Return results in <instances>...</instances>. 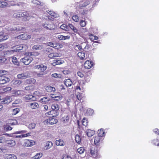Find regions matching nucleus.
I'll list each match as a JSON object with an SVG mask.
<instances>
[{"label":"nucleus","mask_w":159,"mask_h":159,"mask_svg":"<svg viewBox=\"0 0 159 159\" xmlns=\"http://www.w3.org/2000/svg\"><path fill=\"white\" fill-rule=\"evenodd\" d=\"M89 151L91 156L93 158H99L100 157L98 148L94 145L90 147Z\"/></svg>","instance_id":"f257e3e1"},{"label":"nucleus","mask_w":159,"mask_h":159,"mask_svg":"<svg viewBox=\"0 0 159 159\" xmlns=\"http://www.w3.org/2000/svg\"><path fill=\"white\" fill-rule=\"evenodd\" d=\"M33 60V58L30 56L25 57L20 60L21 62L24 63L25 65H28Z\"/></svg>","instance_id":"f03ea898"},{"label":"nucleus","mask_w":159,"mask_h":159,"mask_svg":"<svg viewBox=\"0 0 159 159\" xmlns=\"http://www.w3.org/2000/svg\"><path fill=\"white\" fill-rule=\"evenodd\" d=\"M93 139L95 145L97 146H99L103 140V138L96 136L94 137Z\"/></svg>","instance_id":"7ed1b4c3"},{"label":"nucleus","mask_w":159,"mask_h":159,"mask_svg":"<svg viewBox=\"0 0 159 159\" xmlns=\"http://www.w3.org/2000/svg\"><path fill=\"white\" fill-rule=\"evenodd\" d=\"M51 108L52 109V110L54 111V112H55L53 116H57L59 114L58 110L59 109L58 105L57 104H53L52 105Z\"/></svg>","instance_id":"20e7f679"},{"label":"nucleus","mask_w":159,"mask_h":159,"mask_svg":"<svg viewBox=\"0 0 159 159\" xmlns=\"http://www.w3.org/2000/svg\"><path fill=\"white\" fill-rule=\"evenodd\" d=\"M51 99L48 97H44L40 99L39 102L42 103L49 104L51 102Z\"/></svg>","instance_id":"39448f33"},{"label":"nucleus","mask_w":159,"mask_h":159,"mask_svg":"<svg viewBox=\"0 0 159 159\" xmlns=\"http://www.w3.org/2000/svg\"><path fill=\"white\" fill-rule=\"evenodd\" d=\"M29 73L28 72H24L17 75V77L18 79H25L29 77Z\"/></svg>","instance_id":"423d86ee"},{"label":"nucleus","mask_w":159,"mask_h":159,"mask_svg":"<svg viewBox=\"0 0 159 159\" xmlns=\"http://www.w3.org/2000/svg\"><path fill=\"white\" fill-rule=\"evenodd\" d=\"M31 36L28 35L27 34L24 33L20 34L17 37L18 39H27L31 38Z\"/></svg>","instance_id":"0eeeda50"},{"label":"nucleus","mask_w":159,"mask_h":159,"mask_svg":"<svg viewBox=\"0 0 159 159\" xmlns=\"http://www.w3.org/2000/svg\"><path fill=\"white\" fill-rule=\"evenodd\" d=\"M93 64L92 61L87 60L85 62L84 66L85 68L89 69L93 66Z\"/></svg>","instance_id":"6e6552de"},{"label":"nucleus","mask_w":159,"mask_h":159,"mask_svg":"<svg viewBox=\"0 0 159 159\" xmlns=\"http://www.w3.org/2000/svg\"><path fill=\"white\" fill-rule=\"evenodd\" d=\"M43 27L46 30H50L54 29V25L52 23H46L43 24Z\"/></svg>","instance_id":"1a4fd4ad"},{"label":"nucleus","mask_w":159,"mask_h":159,"mask_svg":"<svg viewBox=\"0 0 159 159\" xmlns=\"http://www.w3.org/2000/svg\"><path fill=\"white\" fill-rule=\"evenodd\" d=\"M29 106L33 109H36L39 107V105L38 103L36 102H30L29 103Z\"/></svg>","instance_id":"9d476101"},{"label":"nucleus","mask_w":159,"mask_h":159,"mask_svg":"<svg viewBox=\"0 0 159 159\" xmlns=\"http://www.w3.org/2000/svg\"><path fill=\"white\" fill-rule=\"evenodd\" d=\"M89 4V2L87 0H83L81 3L79 5V8L80 9L84 8V7H86Z\"/></svg>","instance_id":"9b49d317"},{"label":"nucleus","mask_w":159,"mask_h":159,"mask_svg":"<svg viewBox=\"0 0 159 159\" xmlns=\"http://www.w3.org/2000/svg\"><path fill=\"white\" fill-rule=\"evenodd\" d=\"M27 48V46L25 44H22L20 45L17 46L16 50V52H19L22 50H26Z\"/></svg>","instance_id":"f8f14e48"},{"label":"nucleus","mask_w":159,"mask_h":159,"mask_svg":"<svg viewBox=\"0 0 159 159\" xmlns=\"http://www.w3.org/2000/svg\"><path fill=\"white\" fill-rule=\"evenodd\" d=\"M2 101V103L8 104L11 102L12 101V99L11 96H7L3 98Z\"/></svg>","instance_id":"ddd939ff"},{"label":"nucleus","mask_w":159,"mask_h":159,"mask_svg":"<svg viewBox=\"0 0 159 159\" xmlns=\"http://www.w3.org/2000/svg\"><path fill=\"white\" fill-rule=\"evenodd\" d=\"M57 122V119L51 117L47 120V124H49L50 125L56 124Z\"/></svg>","instance_id":"4468645a"},{"label":"nucleus","mask_w":159,"mask_h":159,"mask_svg":"<svg viewBox=\"0 0 159 159\" xmlns=\"http://www.w3.org/2000/svg\"><path fill=\"white\" fill-rule=\"evenodd\" d=\"M35 142L31 140H26L24 142V145L25 146H31L35 144Z\"/></svg>","instance_id":"2eb2a0df"},{"label":"nucleus","mask_w":159,"mask_h":159,"mask_svg":"<svg viewBox=\"0 0 159 159\" xmlns=\"http://www.w3.org/2000/svg\"><path fill=\"white\" fill-rule=\"evenodd\" d=\"M64 61L61 59H56L52 61V64L53 66L60 65L64 62Z\"/></svg>","instance_id":"dca6fc26"},{"label":"nucleus","mask_w":159,"mask_h":159,"mask_svg":"<svg viewBox=\"0 0 159 159\" xmlns=\"http://www.w3.org/2000/svg\"><path fill=\"white\" fill-rule=\"evenodd\" d=\"M35 69L39 70L41 72H43L47 69V67L46 66L43 64L38 65L35 66Z\"/></svg>","instance_id":"f3484780"},{"label":"nucleus","mask_w":159,"mask_h":159,"mask_svg":"<svg viewBox=\"0 0 159 159\" xmlns=\"http://www.w3.org/2000/svg\"><path fill=\"white\" fill-rule=\"evenodd\" d=\"M53 145L52 143L50 141H47L45 142L44 148L45 150H48Z\"/></svg>","instance_id":"a211bd4d"},{"label":"nucleus","mask_w":159,"mask_h":159,"mask_svg":"<svg viewBox=\"0 0 159 159\" xmlns=\"http://www.w3.org/2000/svg\"><path fill=\"white\" fill-rule=\"evenodd\" d=\"M31 3L32 4L35 6H43L44 5V3L43 2L37 0H33L32 1Z\"/></svg>","instance_id":"6ab92c4d"},{"label":"nucleus","mask_w":159,"mask_h":159,"mask_svg":"<svg viewBox=\"0 0 159 159\" xmlns=\"http://www.w3.org/2000/svg\"><path fill=\"white\" fill-rule=\"evenodd\" d=\"M12 95L14 96H17L23 94V91L20 90H15L12 91Z\"/></svg>","instance_id":"aec40b11"},{"label":"nucleus","mask_w":159,"mask_h":159,"mask_svg":"<svg viewBox=\"0 0 159 159\" xmlns=\"http://www.w3.org/2000/svg\"><path fill=\"white\" fill-rule=\"evenodd\" d=\"M5 159H17L16 156L13 154H6L5 156Z\"/></svg>","instance_id":"412c9836"},{"label":"nucleus","mask_w":159,"mask_h":159,"mask_svg":"<svg viewBox=\"0 0 159 159\" xmlns=\"http://www.w3.org/2000/svg\"><path fill=\"white\" fill-rule=\"evenodd\" d=\"M24 98L25 99L26 101H35L36 100V98L35 97L32 95H26L25 97H24Z\"/></svg>","instance_id":"4be33fe9"},{"label":"nucleus","mask_w":159,"mask_h":159,"mask_svg":"<svg viewBox=\"0 0 159 159\" xmlns=\"http://www.w3.org/2000/svg\"><path fill=\"white\" fill-rule=\"evenodd\" d=\"M57 37L60 40H64L69 39L70 38V36L69 35L64 36L60 34L57 36Z\"/></svg>","instance_id":"5701e85b"},{"label":"nucleus","mask_w":159,"mask_h":159,"mask_svg":"<svg viewBox=\"0 0 159 159\" xmlns=\"http://www.w3.org/2000/svg\"><path fill=\"white\" fill-rule=\"evenodd\" d=\"M6 143L7 146L11 147H13L16 144L15 141L12 140H6Z\"/></svg>","instance_id":"b1692460"},{"label":"nucleus","mask_w":159,"mask_h":159,"mask_svg":"<svg viewBox=\"0 0 159 159\" xmlns=\"http://www.w3.org/2000/svg\"><path fill=\"white\" fill-rule=\"evenodd\" d=\"M85 132L89 137H91L95 134V131H94L89 129H87Z\"/></svg>","instance_id":"393cba45"},{"label":"nucleus","mask_w":159,"mask_h":159,"mask_svg":"<svg viewBox=\"0 0 159 159\" xmlns=\"http://www.w3.org/2000/svg\"><path fill=\"white\" fill-rule=\"evenodd\" d=\"M64 83L66 87L71 86L73 84L72 82L70 79H65Z\"/></svg>","instance_id":"a878e982"},{"label":"nucleus","mask_w":159,"mask_h":159,"mask_svg":"<svg viewBox=\"0 0 159 159\" xmlns=\"http://www.w3.org/2000/svg\"><path fill=\"white\" fill-rule=\"evenodd\" d=\"M98 134L97 136L100 137H102L103 138L104 136L105 135V132L103 131V129H100V130H98Z\"/></svg>","instance_id":"bb28decb"},{"label":"nucleus","mask_w":159,"mask_h":159,"mask_svg":"<svg viewBox=\"0 0 159 159\" xmlns=\"http://www.w3.org/2000/svg\"><path fill=\"white\" fill-rule=\"evenodd\" d=\"M8 38L7 35H5L2 32H0V42L7 39Z\"/></svg>","instance_id":"cd10ccee"},{"label":"nucleus","mask_w":159,"mask_h":159,"mask_svg":"<svg viewBox=\"0 0 159 159\" xmlns=\"http://www.w3.org/2000/svg\"><path fill=\"white\" fill-rule=\"evenodd\" d=\"M77 55L79 58L82 60L85 59L87 58V55H85L84 52H79L78 53Z\"/></svg>","instance_id":"c85d7f7f"},{"label":"nucleus","mask_w":159,"mask_h":159,"mask_svg":"<svg viewBox=\"0 0 159 159\" xmlns=\"http://www.w3.org/2000/svg\"><path fill=\"white\" fill-rule=\"evenodd\" d=\"M46 90L48 92H54L55 90V88L51 87L50 86H47L45 87Z\"/></svg>","instance_id":"c756f323"},{"label":"nucleus","mask_w":159,"mask_h":159,"mask_svg":"<svg viewBox=\"0 0 159 159\" xmlns=\"http://www.w3.org/2000/svg\"><path fill=\"white\" fill-rule=\"evenodd\" d=\"M56 144L57 146H64L65 145V143L62 140L59 139L56 140Z\"/></svg>","instance_id":"7c9ffc66"},{"label":"nucleus","mask_w":159,"mask_h":159,"mask_svg":"<svg viewBox=\"0 0 159 159\" xmlns=\"http://www.w3.org/2000/svg\"><path fill=\"white\" fill-rule=\"evenodd\" d=\"M60 56L59 54L57 53H51L48 55V57L52 59L54 57H57Z\"/></svg>","instance_id":"2f4dec72"},{"label":"nucleus","mask_w":159,"mask_h":159,"mask_svg":"<svg viewBox=\"0 0 159 159\" xmlns=\"http://www.w3.org/2000/svg\"><path fill=\"white\" fill-rule=\"evenodd\" d=\"M6 72V71L4 70H0V77H3L7 78V83L9 82L10 81L9 78L5 76H4V75L5 74V73Z\"/></svg>","instance_id":"473e14b6"},{"label":"nucleus","mask_w":159,"mask_h":159,"mask_svg":"<svg viewBox=\"0 0 159 159\" xmlns=\"http://www.w3.org/2000/svg\"><path fill=\"white\" fill-rule=\"evenodd\" d=\"M16 52V50H8L4 52V54L10 55L13 54L15 52Z\"/></svg>","instance_id":"72a5a7b5"},{"label":"nucleus","mask_w":159,"mask_h":159,"mask_svg":"<svg viewBox=\"0 0 159 159\" xmlns=\"http://www.w3.org/2000/svg\"><path fill=\"white\" fill-rule=\"evenodd\" d=\"M7 79L3 77H0V85L4 84L7 83Z\"/></svg>","instance_id":"f704fd0d"},{"label":"nucleus","mask_w":159,"mask_h":159,"mask_svg":"<svg viewBox=\"0 0 159 159\" xmlns=\"http://www.w3.org/2000/svg\"><path fill=\"white\" fill-rule=\"evenodd\" d=\"M12 62L14 64L18 66L19 65V61L15 57H12Z\"/></svg>","instance_id":"c9c22d12"},{"label":"nucleus","mask_w":159,"mask_h":159,"mask_svg":"<svg viewBox=\"0 0 159 159\" xmlns=\"http://www.w3.org/2000/svg\"><path fill=\"white\" fill-rule=\"evenodd\" d=\"M69 119V116L68 115H66L64 116L61 119V121L64 122V123L67 122Z\"/></svg>","instance_id":"e433bc0d"},{"label":"nucleus","mask_w":159,"mask_h":159,"mask_svg":"<svg viewBox=\"0 0 159 159\" xmlns=\"http://www.w3.org/2000/svg\"><path fill=\"white\" fill-rule=\"evenodd\" d=\"M48 13L51 16L56 18L58 16V15L54 12L53 11H48Z\"/></svg>","instance_id":"4c0bfd02"},{"label":"nucleus","mask_w":159,"mask_h":159,"mask_svg":"<svg viewBox=\"0 0 159 159\" xmlns=\"http://www.w3.org/2000/svg\"><path fill=\"white\" fill-rule=\"evenodd\" d=\"M43 48L42 46L39 45H34L32 47V49L34 50H41Z\"/></svg>","instance_id":"58836bf2"},{"label":"nucleus","mask_w":159,"mask_h":159,"mask_svg":"<svg viewBox=\"0 0 159 159\" xmlns=\"http://www.w3.org/2000/svg\"><path fill=\"white\" fill-rule=\"evenodd\" d=\"M24 14L22 13L21 12H19L17 13H15L13 15V17H21L23 16Z\"/></svg>","instance_id":"ea45409f"},{"label":"nucleus","mask_w":159,"mask_h":159,"mask_svg":"<svg viewBox=\"0 0 159 159\" xmlns=\"http://www.w3.org/2000/svg\"><path fill=\"white\" fill-rule=\"evenodd\" d=\"M43 155L41 153H37L35 156L32 157V159H39L41 158Z\"/></svg>","instance_id":"a19ab883"},{"label":"nucleus","mask_w":159,"mask_h":159,"mask_svg":"<svg viewBox=\"0 0 159 159\" xmlns=\"http://www.w3.org/2000/svg\"><path fill=\"white\" fill-rule=\"evenodd\" d=\"M7 3L5 2H0V9L4 8L7 6Z\"/></svg>","instance_id":"79ce46f5"},{"label":"nucleus","mask_w":159,"mask_h":159,"mask_svg":"<svg viewBox=\"0 0 159 159\" xmlns=\"http://www.w3.org/2000/svg\"><path fill=\"white\" fill-rule=\"evenodd\" d=\"M30 133H27L25 134H22L20 135H16L15 136V137L16 138H24L26 137H28L30 136Z\"/></svg>","instance_id":"37998d69"},{"label":"nucleus","mask_w":159,"mask_h":159,"mask_svg":"<svg viewBox=\"0 0 159 159\" xmlns=\"http://www.w3.org/2000/svg\"><path fill=\"white\" fill-rule=\"evenodd\" d=\"M20 111L19 108H16L12 110V114L13 115H15L17 114Z\"/></svg>","instance_id":"c03bdc74"},{"label":"nucleus","mask_w":159,"mask_h":159,"mask_svg":"<svg viewBox=\"0 0 159 159\" xmlns=\"http://www.w3.org/2000/svg\"><path fill=\"white\" fill-rule=\"evenodd\" d=\"M21 83V81L18 80H16L13 81V84L16 86H18Z\"/></svg>","instance_id":"a18cd8bd"},{"label":"nucleus","mask_w":159,"mask_h":159,"mask_svg":"<svg viewBox=\"0 0 159 159\" xmlns=\"http://www.w3.org/2000/svg\"><path fill=\"white\" fill-rule=\"evenodd\" d=\"M75 140L77 143L80 144L81 140L80 136L78 134L76 135L75 137Z\"/></svg>","instance_id":"49530a36"},{"label":"nucleus","mask_w":159,"mask_h":159,"mask_svg":"<svg viewBox=\"0 0 159 159\" xmlns=\"http://www.w3.org/2000/svg\"><path fill=\"white\" fill-rule=\"evenodd\" d=\"M73 20L75 22H78L80 20L79 17L77 15H74L72 16Z\"/></svg>","instance_id":"de8ad7c7"},{"label":"nucleus","mask_w":159,"mask_h":159,"mask_svg":"<svg viewBox=\"0 0 159 159\" xmlns=\"http://www.w3.org/2000/svg\"><path fill=\"white\" fill-rule=\"evenodd\" d=\"M77 151L80 154H82L84 152L85 150L84 148L81 147L78 148Z\"/></svg>","instance_id":"09e8293b"},{"label":"nucleus","mask_w":159,"mask_h":159,"mask_svg":"<svg viewBox=\"0 0 159 159\" xmlns=\"http://www.w3.org/2000/svg\"><path fill=\"white\" fill-rule=\"evenodd\" d=\"M75 49L76 50H80L83 49L81 46L79 44H76L75 46Z\"/></svg>","instance_id":"8fccbe9b"},{"label":"nucleus","mask_w":159,"mask_h":159,"mask_svg":"<svg viewBox=\"0 0 159 159\" xmlns=\"http://www.w3.org/2000/svg\"><path fill=\"white\" fill-rule=\"evenodd\" d=\"M52 77L56 78H61L62 77V75L60 74H58L56 73L52 74Z\"/></svg>","instance_id":"3c124183"},{"label":"nucleus","mask_w":159,"mask_h":159,"mask_svg":"<svg viewBox=\"0 0 159 159\" xmlns=\"http://www.w3.org/2000/svg\"><path fill=\"white\" fill-rule=\"evenodd\" d=\"M6 140L4 136H2L0 137V143H6Z\"/></svg>","instance_id":"603ef678"},{"label":"nucleus","mask_w":159,"mask_h":159,"mask_svg":"<svg viewBox=\"0 0 159 159\" xmlns=\"http://www.w3.org/2000/svg\"><path fill=\"white\" fill-rule=\"evenodd\" d=\"M60 28L61 29L65 31H67L68 30L67 27V25L65 24H63L61 25Z\"/></svg>","instance_id":"864d4df0"},{"label":"nucleus","mask_w":159,"mask_h":159,"mask_svg":"<svg viewBox=\"0 0 159 159\" xmlns=\"http://www.w3.org/2000/svg\"><path fill=\"white\" fill-rule=\"evenodd\" d=\"M7 60L5 57L3 56L0 57V63L5 62Z\"/></svg>","instance_id":"5fc2aeb1"},{"label":"nucleus","mask_w":159,"mask_h":159,"mask_svg":"<svg viewBox=\"0 0 159 159\" xmlns=\"http://www.w3.org/2000/svg\"><path fill=\"white\" fill-rule=\"evenodd\" d=\"M152 143L156 146H159V140L157 139H155L153 140Z\"/></svg>","instance_id":"6e6d98bb"},{"label":"nucleus","mask_w":159,"mask_h":159,"mask_svg":"<svg viewBox=\"0 0 159 159\" xmlns=\"http://www.w3.org/2000/svg\"><path fill=\"white\" fill-rule=\"evenodd\" d=\"M93 111L91 108H89L87 110V113L89 115L91 116L92 115L93 113Z\"/></svg>","instance_id":"4d7b16f0"},{"label":"nucleus","mask_w":159,"mask_h":159,"mask_svg":"<svg viewBox=\"0 0 159 159\" xmlns=\"http://www.w3.org/2000/svg\"><path fill=\"white\" fill-rule=\"evenodd\" d=\"M27 82L29 83V84H34L36 80L34 79L31 78L27 80Z\"/></svg>","instance_id":"13d9d810"},{"label":"nucleus","mask_w":159,"mask_h":159,"mask_svg":"<svg viewBox=\"0 0 159 159\" xmlns=\"http://www.w3.org/2000/svg\"><path fill=\"white\" fill-rule=\"evenodd\" d=\"M82 122L83 125L85 126H86L88 125V120L85 118H84L83 119Z\"/></svg>","instance_id":"bf43d9fd"},{"label":"nucleus","mask_w":159,"mask_h":159,"mask_svg":"<svg viewBox=\"0 0 159 159\" xmlns=\"http://www.w3.org/2000/svg\"><path fill=\"white\" fill-rule=\"evenodd\" d=\"M54 113H55V112H54V111L52 110V111H48V112L46 113V116L51 115V116H52V117H54V116L55 117L56 116H53L54 114Z\"/></svg>","instance_id":"052dcab7"},{"label":"nucleus","mask_w":159,"mask_h":159,"mask_svg":"<svg viewBox=\"0 0 159 159\" xmlns=\"http://www.w3.org/2000/svg\"><path fill=\"white\" fill-rule=\"evenodd\" d=\"M76 97L79 100H80L83 98V96L82 93H78L77 94Z\"/></svg>","instance_id":"680f3d73"},{"label":"nucleus","mask_w":159,"mask_h":159,"mask_svg":"<svg viewBox=\"0 0 159 159\" xmlns=\"http://www.w3.org/2000/svg\"><path fill=\"white\" fill-rule=\"evenodd\" d=\"M12 128L8 125H6L4 127V130L6 131H8L12 129Z\"/></svg>","instance_id":"e2e57ef3"},{"label":"nucleus","mask_w":159,"mask_h":159,"mask_svg":"<svg viewBox=\"0 0 159 159\" xmlns=\"http://www.w3.org/2000/svg\"><path fill=\"white\" fill-rule=\"evenodd\" d=\"M80 25L82 27H84L86 25V23L84 20H81L80 23Z\"/></svg>","instance_id":"0e129e2a"},{"label":"nucleus","mask_w":159,"mask_h":159,"mask_svg":"<svg viewBox=\"0 0 159 159\" xmlns=\"http://www.w3.org/2000/svg\"><path fill=\"white\" fill-rule=\"evenodd\" d=\"M35 124L34 123H31L30 124L28 128L30 129H33L35 128Z\"/></svg>","instance_id":"69168bd1"},{"label":"nucleus","mask_w":159,"mask_h":159,"mask_svg":"<svg viewBox=\"0 0 159 159\" xmlns=\"http://www.w3.org/2000/svg\"><path fill=\"white\" fill-rule=\"evenodd\" d=\"M62 159H72V158L70 156L64 155L62 156Z\"/></svg>","instance_id":"338daca9"},{"label":"nucleus","mask_w":159,"mask_h":159,"mask_svg":"<svg viewBox=\"0 0 159 159\" xmlns=\"http://www.w3.org/2000/svg\"><path fill=\"white\" fill-rule=\"evenodd\" d=\"M11 88L10 87H7L3 89V90L5 92L10 91L11 90Z\"/></svg>","instance_id":"774afa93"}]
</instances>
